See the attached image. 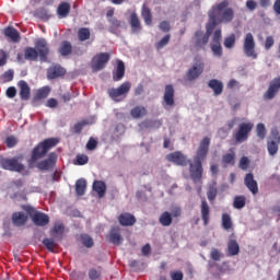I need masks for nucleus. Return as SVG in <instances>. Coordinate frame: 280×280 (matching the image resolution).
Returning <instances> with one entry per match:
<instances>
[{
    "mask_svg": "<svg viewBox=\"0 0 280 280\" xmlns=\"http://www.w3.org/2000/svg\"><path fill=\"white\" fill-rule=\"evenodd\" d=\"M211 138L205 137L199 142V147L197 148L192 161L187 160V155L183 154L180 151L167 154L166 161H168V163H174V165H179V167H187V165H189V174L192 183H202V174L205 172L202 163H205L207 156H209Z\"/></svg>",
    "mask_w": 280,
    "mask_h": 280,
    "instance_id": "1",
    "label": "nucleus"
},
{
    "mask_svg": "<svg viewBox=\"0 0 280 280\" xmlns=\"http://www.w3.org/2000/svg\"><path fill=\"white\" fill-rule=\"evenodd\" d=\"M234 16L235 13L233 12V9L229 8V1L223 0L209 12L208 25L213 23L214 27H218L220 23H231Z\"/></svg>",
    "mask_w": 280,
    "mask_h": 280,
    "instance_id": "2",
    "label": "nucleus"
},
{
    "mask_svg": "<svg viewBox=\"0 0 280 280\" xmlns=\"http://www.w3.org/2000/svg\"><path fill=\"white\" fill-rule=\"evenodd\" d=\"M56 145H58V139L56 138H48L39 142L32 151L31 163H36L40 161V159H45L47 152H49L51 148H56Z\"/></svg>",
    "mask_w": 280,
    "mask_h": 280,
    "instance_id": "3",
    "label": "nucleus"
},
{
    "mask_svg": "<svg viewBox=\"0 0 280 280\" xmlns=\"http://www.w3.org/2000/svg\"><path fill=\"white\" fill-rule=\"evenodd\" d=\"M213 30H215L214 23H207L206 25V34L202 31H197L192 37V43L196 51L205 50L207 45L209 44V38L213 34Z\"/></svg>",
    "mask_w": 280,
    "mask_h": 280,
    "instance_id": "4",
    "label": "nucleus"
},
{
    "mask_svg": "<svg viewBox=\"0 0 280 280\" xmlns=\"http://www.w3.org/2000/svg\"><path fill=\"white\" fill-rule=\"evenodd\" d=\"M253 128H255L253 122H241L237 130L233 133L235 143H244L248 141V137H250Z\"/></svg>",
    "mask_w": 280,
    "mask_h": 280,
    "instance_id": "5",
    "label": "nucleus"
},
{
    "mask_svg": "<svg viewBox=\"0 0 280 280\" xmlns=\"http://www.w3.org/2000/svg\"><path fill=\"white\" fill-rule=\"evenodd\" d=\"M24 211H26V213H28V215L32 218L35 226H47V224H49V215L36 211L34 207L26 206L24 207Z\"/></svg>",
    "mask_w": 280,
    "mask_h": 280,
    "instance_id": "6",
    "label": "nucleus"
},
{
    "mask_svg": "<svg viewBox=\"0 0 280 280\" xmlns=\"http://www.w3.org/2000/svg\"><path fill=\"white\" fill-rule=\"evenodd\" d=\"M132 88V84L130 82H124L118 88H112L107 91L109 97L114 100V102H121L128 93H130V89Z\"/></svg>",
    "mask_w": 280,
    "mask_h": 280,
    "instance_id": "7",
    "label": "nucleus"
},
{
    "mask_svg": "<svg viewBox=\"0 0 280 280\" xmlns=\"http://www.w3.org/2000/svg\"><path fill=\"white\" fill-rule=\"evenodd\" d=\"M110 61V54L108 52H101L96 54L91 61V69L93 73H97V71H102L106 69V65Z\"/></svg>",
    "mask_w": 280,
    "mask_h": 280,
    "instance_id": "8",
    "label": "nucleus"
},
{
    "mask_svg": "<svg viewBox=\"0 0 280 280\" xmlns=\"http://www.w3.org/2000/svg\"><path fill=\"white\" fill-rule=\"evenodd\" d=\"M195 63L192 67L186 72V78L188 82H194V80H198L200 75H202V72L205 71V62H202V59L195 57Z\"/></svg>",
    "mask_w": 280,
    "mask_h": 280,
    "instance_id": "9",
    "label": "nucleus"
},
{
    "mask_svg": "<svg viewBox=\"0 0 280 280\" xmlns=\"http://www.w3.org/2000/svg\"><path fill=\"white\" fill-rule=\"evenodd\" d=\"M255 37L252 33H247L243 42V51L247 58L257 60V51L255 50Z\"/></svg>",
    "mask_w": 280,
    "mask_h": 280,
    "instance_id": "10",
    "label": "nucleus"
},
{
    "mask_svg": "<svg viewBox=\"0 0 280 280\" xmlns=\"http://www.w3.org/2000/svg\"><path fill=\"white\" fill-rule=\"evenodd\" d=\"M183 215V210L180 207H175L172 209V212L164 211L160 218L159 222L162 226H172L173 218H180Z\"/></svg>",
    "mask_w": 280,
    "mask_h": 280,
    "instance_id": "11",
    "label": "nucleus"
},
{
    "mask_svg": "<svg viewBox=\"0 0 280 280\" xmlns=\"http://www.w3.org/2000/svg\"><path fill=\"white\" fill-rule=\"evenodd\" d=\"M0 165L2 170H8L9 172H23V170H25V166L19 163L16 158L1 159Z\"/></svg>",
    "mask_w": 280,
    "mask_h": 280,
    "instance_id": "12",
    "label": "nucleus"
},
{
    "mask_svg": "<svg viewBox=\"0 0 280 280\" xmlns=\"http://www.w3.org/2000/svg\"><path fill=\"white\" fill-rule=\"evenodd\" d=\"M35 50L40 62H47V56H49V45L45 38H39L35 42Z\"/></svg>",
    "mask_w": 280,
    "mask_h": 280,
    "instance_id": "13",
    "label": "nucleus"
},
{
    "mask_svg": "<svg viewBox=\"0 0 280 280\" xmlns=\"http://www.w3.org/2000/svg\"><path fill=\"white\" fill-rule=\"evenodd\" d=\"M58 155H56V153H50L48 159L37 163V168H39L40 172H49V170H54V167H56Z\"/></svg>",
    "mask_w": 280,
    "mask_h": 280,
    "instance_id": "14",
    "label": "nucleus"
},
{
    "mask_svg": "<svg viewBox=\"0 0 280 280\" xmlns=\"http://www.w3.org/2000/svg\"><path fill=\"white\" fill-rule=\"evenodd\" d=\"M107 240L114 246H121L124 237L121 236V228L113 226L107 235Z\"/></svg>",
    "mask_w": 280,
    "mask_h": 280,
    "instance_id": "15",
    "label": "nucleus"
},
{
    "mask_svg": "<svg viewBox=\"0 0 280 280\" xmlns=\"http://www.w3.org/2000/svg\"><path fill=\"white\" fill-rule=\"evenodd\" d=\"M280 89V77L275 78L267 90V92L264 94L265 100H273V97L279 93Z\"/></svg>",
    "mask_w": 280,
    "mask_h": 280,
    "instance_id": "16",
    "label": "nucleus"
},
{
    "mask_svg": "<svg viewBox=\"0 0 280 280\" xmlns=\"http://www.w3.org/2000/svg\"><path fill=\"white\" fill-rule=\"evenodd\" d=\"M67 70L60 65H55L47 70L48 80H56L57 78H65Z\"/></svg>",
    "mask_w": 280,
    "mask_h": 280,
    "instance_id": "17",
    "label": "nucleus"
},
{
    "mask_svg": "<svg viewBox=\"0 0 280 280\" xmlns=\"http://www.w3.org/2000/svg\"><path fill=\"white\" fill-rule=\"evenodd\" d=\"M18 88L20 89V100H22V102L30 101V97H32L30 84H27L25 80H21L18 82Z\"/></svg>",
    "mask_w": 280,
    "mask_h": 280,
    "instance_id": "18",
    "label": "nucleus"
},
{
    "mask_svg": "<svg viewBox=\"0 0 280 280\" xmlns=\"http://www.w3.org/2000/svg\"><path fill=\"white\" fill-rule=\"evenodd\" d=\"M244 185L254 196H256V194H259V186L257 185V180H255V175H253V173H247L245 175Z\"/></svg>",
    "mask_w": 280,
    "mask_h": 280,
    "instance_id": "19",
    "label": "nucleus"
},
{
    "mask_svg": "<svg viewBox=\"0 0 280 280\" xmlns=\"http://www.w3.org/2000/svg\"><path fill=\"white\" fill-rule=\"evenodd\" d=\"M126 75V63L122 60H117L116 68L113 70V80L114 82H120Z\"/></svg>",
    "mask_w": 280,
    "mask_h": 280,
    "instance_id": "20",
    "label": "nucleus"
},
{
    "mask_svg": "<svg viewBox=\"0 0 280 280\" xmlns=\"http://www.w3.org/2000/svg\"><path fill=\"white\" fill-rule=\"evenodd\" d=\"M118 222L120 226H135L137 224V218H135V214L124 212L118 217Z\"/></svg>",
    "mask_w": 280,
    "mask_h": 280,
    "instance_id": "21",
    "label": "nucleus"
},
{
    "mask_svg": "<svg viewBox=\"0 0 280 280\" xmlns=\"http://www.w3.org/2000/svg\"><path fill=\"white\" fill-rule=\"evenodd\" d=\"M129 23H130L132 34H139V32H141L142 30L141 20H139V15L137 14V11H133L130 13Z\"/></svg>",
    "mask_w": 280,
    "mask_h": 280,
    "instance_id": "22",
    "label": "nucleus"
},
{
    "mask_svg": "<svg viewBox=\"0 0 280 280\" xmlns=\"http://www.w3.org/2000/svg\"><path fill=\"white\" fill-rule=\"evenodd\" d=\"M174 85L168 84L165 86L163 101L166 104V106H174Z\"/></svg>",
    "mask_w": 280,
    "mask_h": 280,
    "instance_id": "23",
    "label": "nucleus"
},
{
    "mask_svg": "<svg viewBox=\"0 0 280 280\" xmlns=\"http://www.w3.org/2000/svg\"><path fill=\"white\" fill-rule=\"evenodd\" d=\"M27 220H30V218L23 212H14L12 214V223L14 226H25V224H27Z\"/></svg>",
    "mask_w": 280,
    "mask_h": 280,
    "instance_id": "24",
    "label": "nucleus"
},
{
    "mask_svg": "<svg viewBox=\"0 0 280 280\" xmlns=\"http://www.w3.org/2000/svg\"><path fill=\"white\" fill-rule=\"evenodd\" d=\"M130 115L133 119H143L148 115V108L143 105H137L130 110Z\"/></svg>",
    "mask_w": 280,
    "mask_h": 280,
    "instance_id": "25",
    "label": "nucleus"
},
{
    "mask_svg": "<svg viewBox=\"0 0 280 280\" xmlns=\"http://www.w3.org/2000/svg\"><path fill=\"white\" fill-rule=\"evenodd\" d=\"M209 89L213 90V93L215 96L222 95V92L224 91V84L222 81L217 79H211L208 83Z\"/></svg>",
    "mask_w": 280,
    "mask_h": 280,
    "instance_id": "26",
    "label": "nucleus"
},
{
    "mask_svg": "<svg viewBox=\"0 0 280 280\" xmlns=\"http://www.w3.org/2000/svg\"><path fill=\"white\" fill-rule=\"evenodd\" d=\"M210 215H211V208L209 207V203L207 202V200L203 199L201 201V219L203 221L205 226L209 224Z\"/></svg>",
    "mask_w": 280,
    "mask_h": 280,
    "instance_id": "27",
    "label": "nucleus"
},
{
    "mask_svg": "<svg viewBox=\"0 0 280 280\" xmlns=\"http://www.w3.org/2000/svg\"><path fill=\"white\" fill-rule=\"evenodd\" d=\"M4 36L11 38L12 43H19L21 40V34L14 27H7L4 31Z\"/></svg>",
    "mask_w": 280,
    "mask_h": 280,
    "instance_id": "28",
    "label": "nucleus"
},
{
    "mask_svg": "<svg viewBox=\"0 0 280 280\" xmlns=\"http://www.w3.org/2000/svg\"><path fill=\"white\" fill-rule=\"evenodd\" d=\"M24 59L31 62H36L38 60V51L34 47H26L24 49Z\"/></svg>",
    "mask_w": 280,
    "mask_h": 280,
    "instance_id": "29",
    "label": "nucleus"
},
{
    "mask_svg": "<svg viewBox=\"0 0 280 280\" xmlns=\"http://www.w3.org/2000/svg\"><path fill=\"white\" fill-rule=\"evenodd\" d=\"M228 255L229 257H235L240 255V244L235 240H230L228 242Z\"/></svg>",
    "mask_w": 280,
    "mask_h": 280,
    "instance_id": "30",
    "label": "nucleus"
},
{
    "mask_svg": "<svg viewBox=\"0 0 280 280\" xmlns=\"http://www.w3.org/2000/svg\"><path fill=\"white\" fill-rule=\"evenodd\" d=\"M69 12H71V4H69V2H61L58 5L57 14L60 16V19L69 16Z\"/></svg>",
    "mask_w": 280,
    "mask_h": 280,
    "instance_id": "31",
    "label": "nucleus"
},
{
    "mask_svg": "<svg viewBox=\"0 0 280 280\" xmlns=\"http://www.w3.org/2000/svg\"><path fill=\"white\" fill-rule=\"evenodd\" d=\"M93 189L98 195V198H104V196H106V183L102 180H95L93 183Z\"/></svg>",
    "mask_w": 280,
    "mask_h": 280,
    "instance_id": "32",
    "label": "nucleus"
},
{
    "mask_svg": "<svg viewBox=\"0 0 280 280\" xmlns=\"http://www.w3.org/2000/svg\"><path fill=\"white\" fill-rule=\"evenodd\" d=\"M73 51V46L71 45V42L63 40L59 47V54L62 56H71V52Z\"/></svg>",
    "mask_w": 280,
    "mask_h": 280,
    "instance_id": "33",
    "label": "nucleus"
},
{
    "mask_svg": "<svg viewBox=\"0 0 280 280\" xmlns=\"http://www.w3.org/2000/svg\"><path fill=\"white\" fill-rule=\"evenodd\" d=\"M141 16L145 25H152V10H150L145 4L142 5Z\"/></svg>",
    "mask_w": 280,
    "mask_h": 280,
    "instance_id": "34",
    "label": "nucleus"
},
{
    "mask_svg": "<svg viewBox=\"0 0 280 280\" xmlns=\"http://www.w3.org/2000/svg\"><path fill=\"white\" fill-rule=\"evenodd\" d=\"M75 194L77 196H84V194H86V179L81 178L77 180Z\"/></svg>",
    "mask_w": 280,
    "mask_h": 280,
    "instance_id": "35",
    "label": "nucleus"
},
{
    "mask_svg": "<svg viewBox=\"0 0 280 280\" xmlns=\"http://www.w3.org/2000/svg\"><path fill=\"white\" fill-rule=\"evenodd\" d=\"M221 222L222 229H224V231H231V229H233V220L231 219V214L223 213Z\"/></svg>",
    "mask_w": 280,
    "mask_h": 280,
    "instance_id": "36",
    "label": "nucleus"
},
{
    "mask_svg": "<svg viewBox=\"0 0 280 280\" xmlns=\"http://www.w3.org/2000/svg\"><path fill=\"white\" fill-rule=\"evenodd\" d=\"M267 150L270 156H275V154L279 152V143L276 140L269 138L267 141Z\"/></svg>",
    "mask_w": 280,
    "mask_h": 280,
    "instance_id": "37",
    "label": "nucleus"
},
{
    "mask_svg": "<svg viewBox=\"0 0 280 280\" xmlns=\"http://www.w3.org/2000/svg\"><path fill=\"white\" fill-rule=\"evenodd\" d=\"M88 277L90 280H97L102 278V267L90 268L88 271Z\"/></svg>",
    "mask_w": 280,
    "mask_h": 280,
    "instance_id": "38",
    "label": "nucleus"
},
{
    "mask_svg": "<svg viewBox=\"0 0 280 280\" xmlns=\"http://www.w3.org/2000/svg\"><path fill=\"white\" fill-rule=\"evenodd\" d=\"M78 38L81 43H84V40H89L91 38V30H89L88 27L79 28Z\"/></svg>",
    "mask_w": 280,
    "mask_h": 280,
    "instance_id": "39",
    "label": "nucleus"
},
{
    "mask_svg": "<svg viewBox=\"0 0 280 280\" xmlns=\"http://www.w3.org/2000/svg\"><path fill=\"white\" fill-rule=\"evenodd\" d=\"M233 207L234 209H244L246 207V197L243 195L235 196L233 201Z\"/></svg>",
    "mask_w": 280,
    "mask_h": 280,
    "instance_id": "40",
    "label": "nucleus"
},
{
    "mask_svg": "<svg viewBox=\"0 0 280 280\" xmlns=\"http://www.w3.org/2000/svg\"><path fill=\"white\" fill-rule=\"evenodd\" d=\"M231 153H226L222 156V163L224 165H235V152L233 149L230 150Z\"/></svg>",
    "mask_w": 280,
    "mask_h": 280,
    "instance_id": "41",
    "label": "nucleus"
},
{
    "mask_svg": "<svg viewBox=\"0 0 280 280\" xmlns=\"http://www.w3.org/2000/svg\"><path fill=\"white\" fill-rule=\"evenodd\" d=\"M217 196H218V186L215 185V183H213V184L209 185V187H208L207 197L210 202H213V200H215Z\"/></svg>",
    "mask_w": 280,
    "mask_h": 280,
    "instance_id": "42",
    "label": "nucleus"
},
{
    "mask_svg": "<svg viewBox=\"0 0 280 280\" xmlns=\"http://www.w3.org/2000/svg\"><path fill=\"white\" fill-rule=\"evenodd\" d=\"M51 89L49 86L42 88L35 94V100H46L49 96Z\"/></svg>",
    "mask_w": 280,
    "mask_h": 280,
    "instance_id": "43",
    "label": "nucleus"
},
{
    "mask_svg": "<svg viewBox=\"0 0 280 280\" xmlns=\"http://www.w3.org/2000/svg\"><path fill=\"white\" fill-rule=\"evenodd\" d=\"M211 51L217 58H222V43H211Z\"/></svg>",
    "mask_w": 280,
    "mask_h": 280,
    "instance_id": "44",
    "label": "nucleus"
},
{
    "mask_svg": "<svg viewBox=\"0 0 280 280\" xmlns=\"http://www.w3.org/2000/svg\"><path fill=\"white\" fill-rule=\"evenodd\" d=\"M171 38L172 36L170 34L165 35L160 42L155 44V49H158V51H161L163 47H166V45L170 44Z\"/></svg>",
    "mask_w": 280,
    "mask_h": 280,
    "instance_id": "45",
    "label": "nucleus"
},
{
    "mask_svg": "<svg viewBox=\"0 0 280 280\" xmlns=\"http://www.w3.org/2000/svg\"><path fill=\"white\" fill-rule=\"evenodd\" d=\"M256 133L257 137L261 139V141H264V139H266V125H264V122H259L256 127Z\"/></svg>",
    "mask_w": 280,
    "mask_h": 280,
    "instance_id": "46",
    "label": "nucleus"
},
{
    "mask_svg": "<svg viewBox=\"0 0 280 280\" xmlns=\"http://www.w3.org/2000/svg\"><path fill=\"white\" fill-rule=\"evenodd\" d=\"M43 244L49 253H54L55 248L58 246L52 238H44Z\"/></svg>",
    "mask_w": 280,
    "mask_h": 280,
    "instance_id": "47",
    "label": "nucleus"
},
{
    "mask_svg": "<svg viewBox=\"0 0 280 280\" xmlns=\"http://www.w3.org/2000/svg\"><path fill=\"white\" fill-rule=\"evenodd\" d=\"M223 45L226 49H233L235 47V34L225 37Z\"/></svg>",
    "mask_w": 280,
    "mask_h": 280,
    "instance_id": "48",
    "label": "nucleus"
},
{
    "mask_svg": "<svg viewBox=\"0 0 280 280\" xmlns=\"http://www.w3.org/2000/svg\"><path fill=\"white\" fill-rule=\"evenodd\" d=\"M240 170H243V172H246L248 167H250V160L247 156H242L238 162Z\"/></svg>",
    "mask_w": 280,
    "mask_h": 280,
    "instance_id": "49",
    "label": "nucleus"
},
{
    "mask_svg": "<svg viewBox=\"0 0 280 280\" xmlns=\"http://www.w3.org/2000/svg\"><path fill=\"white\" fill-rule=\"evenodd\" d=\"M81 241H82V244L83 246H85V248H93L94 246V242H93V237L86 235V234H83L81 236Z\"/></svg>",
    "mask_w": 280,
    "mask_h": 280,
    "instance_id": "50",
    "label": "nucleus"
},
{
    "mask_svg": "<svg viewBox=\"0 0 280 280\" xmlns=\"http://www.w3.org/2000/svg\"><path fill=\"white\" fill-rule=\"evenodd\" d=\"M0 80L2 82H12L14 80V70H8L5 71L1 77Z\"/></svg>",
    "mask_w": 280,
    "mask_h": 280,
    "instance_id": "51",
    "label": "nucleus"
},
{
    "mask_svg": "<svg viewBox=\"0 0 280 280\" xmlns=\"http://www.w3.org/2000/svg\"><path fill=\"white\" fill-rule=\"evenodd\" d=\"M65 233V225L61 223H57L54 225V228L50 231V235H62Z\"/></svg>",
    "mask_w": 280,
    "mask_h": 280,
    "instance_id": "52",
    "label": "nucleus"
},
{
    "mask_svg": "<svg viewBox=\"0 0 280 280\" xmlns=\"http://www.w3.org/2000/svg\"><path fill=\"white\" fill-rule=\"evenodd\" d=\"M109 23H110L109 30L113 34H115L116 30H119V27H121V21H119L117 18H112L109 20Z\"/></svg>",
    "mask_w": 280,
    "mask_h": 280,
    "instance_id": "53",
    "label": "nucleus"
},
{
    "mask_svg": "<svg viewBox=\"0 0 280 280\" xmlns=\"http://www.w3.org/2000/svg\"><path fill=\"white\" fill-rule=\"evenodd\" d=\"M4 143L7 145V148H14L16 145V143H19V139H16V137L14 136H9L5 138Z\"/></svg>",
    "mask_w": 280,
    "mask_h": 280,
    "instance_id": "54",
    "label": "nucleus"
},
{
    "mask_svg": "<svg viewBox=\"0 0 280 280\" xmlns=\"http://www.w3.org/2000/svg\"><path fill=\"white\" fill-rule=\"evenodd\" d=\"M210 257L213 261H220L222 259V254L217 248H213L210 253Z\"/></svg>",
    "mask_w": 280,
    "mask_h": 280,
    "instance_id": "55",
    "label": "nucleus"
},
{
    "mask_svg": "<svg viewBox=\"0 0 280 280\" xmlns=\"http://www.w3.org/2000/svg\"><path fill=\"white\" fill-rule=\"evenodd\" d=\"M89 163V156L85 154L77 155V165H86Z\"/></svg>",
    "mask_w": 280,
    "mask_h": 280,
    "instance_id": "56",
    "label": "nucleus"
},
{
    "mask_svg": "<svg viewBox=\"0 0 280 280\" xmlns=\"http://www.w3.org/2000/svg\"><path fill=\"white\" fill-rule=\"evenodd\" d=\"M212 43H222V30L218 28L214 33H213V37H212Z\"/></svg>",
    "mask_w": 280,
    "mask_h": 280,
    "instance_id": "57",
    "label": "nucleus"
},
{
    "mask_svg": "<svg viewBox=\"0 0 280 280\" xmlns=\"http://www.w3.org/2000/svg\"><path fill=\"white\" fill-rule=\"evenodd\" d=\"M97 148V140L94 138H90L86 143V150L93 151Z\"/></svg>",
    "mask_w": 280,
    "mask_h": 280,
    "instance_id": "58",
    "label": "nucleus"
},
{
    "mask_svg": "<svg viewBox=\"0 0 280 280\" xmlns=\"http://www.w3.org/2000/svg\"><path fill=\"white\" fill-rule=\"evenodd\" d=\"M275 45V38L272 36H267L265 40V49L268 51Z\"/></svg>",
    "mask_w": 280,
    "mask_h": 280,
    "instance_id": "59",
    "label": "nucleus"
},
{
    "mask_svg": "<svg viewBox=\"0 0 280 280\" xmlns=\"http://www.w3.org/2000/svg\"><path fill=\"white\" fill-rule=\"evenodd\" d=\"M8 62V54L5 52V50L1 49L0 50V67L5 66Z\"/></svg>",
    "mask_w": 280,
    "mask_h": 280,
    "instance_id": "60",
    "label": "nucleus"
},
{
    "mask_svg": "<svg viewBox=\"0 0 280 280\" xmlns=\"http://www.w3.org/2000/svg\"><path fill=\"white\" fill-rule=\"evenodd\" d=\"M86 124H88L86 120H83L81 122L75 124L74 125V132L77 135H80V132H82V129L84 128V126H86Z\"/></svg>",
    "mask_w": 280,
    "mask_h": 280,
    "instance_id": "61",
    "label": "nucleus"
},
{
    "mask_svg": "<svg viewBox=\"0 0 280 280\" xmlns=\"http://www.w3.org/2000/svg\"><path fill=\"white\" fill-rule=\"evenodd\" d=\"M7 97H10V100H14V97H16V88L14 86L8 88Z\"/></svg>",
    "mask_w": 280,
    "mask_h": 280,
    "instance_id": "62",
    "label": "nucleus"
},
{
    "mask_svg": "<svg viewBox=\"0 0 280 280\" xmlns=\"http://www.w3.org/2000/svg\"><path fill=\"white\" fill-rule=\"evenodd\" d=\"M171 279L172 280H183L184 279L183 271H172Z\"/></svg>",
    "mask_w": 280,
    "mask_h": 280,
    "instance_id": "63",
    "label": "nucleus"
},
{
    "mask_svg": "<svg viewBox=\"0 0 280 280\" xmlns=\"http://www.w3.org/2000/svg\"><path fill=\"white\" fill-rule=\"evenodd\" d=\"M160 30L162 32H170V30H171L170 22H167V21L161 22L160 23Z\"/></svg>",
    "mask_w": 280,
    "mask_h": 280,
    "instance_id": "64",
    "label": "nucleus"
}]
</instances>
